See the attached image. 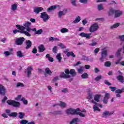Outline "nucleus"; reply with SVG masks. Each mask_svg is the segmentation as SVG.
<instances>
[{
	"label": "nucleus",
	"instance_id": "obj_1",
	"mask_svg": "<svg viewBox=\"0 0 124 124\" xmlns=\"http://www.w3.org/2000/svg\"><path fill=\"white\" fill-rule=\"evenodd\" d=\"M80 111V108H78L77 109H74L72 108H69L65 110V114L67 116H69V115H71L73 116L74 115H76V111Z\"/></svg>",
	"mask_w": 124,
	"mask_h": 124
},
{
	"label": "nucleus",
	"instance_id": "obj_2",
	"mask_svg": "<svg viewBox=\"0 0 124 124\" xmlns=\"http://www.w3.org/2000/svg\"><path fill=\"white\" fill-rule=\"evenodd\" d=\"M7 103L10 105L11 106H13V107H15L16 108H17L18 107H20V102H17L15 100H8L7 101Z\"/></svg>",
	"mask_w": 124,
	"mask_h": 124
},
{
	"label": "nucleus",
	"instance_id": "obj_3",
	"mask_svg": "<svg viewBox=\"0 0 124 124\" xmlns=\"http://www.w3.org/2000/svg\"><path fill=\"white\" fill-rule=\"evenodd\" d=\"M99 29V26H98V23L97 22L92 24L90 27L89 31L90 32H95L97 30Z\"/></svg>",
	"mask_w": 124,
	"mask_h": 124
},
{
	"label": "nucleus",
	"instance_id": "obj_4",
	"mask_svg": "<svg viewBox=\"0 0 124 124\" xmlns=\"http://www.w3.org/2000/svg\"><path fill=\"white\" fill-rule=\"evenodd\" d=\"M108 56V53L107 50H103L101 52V57L99 58V61L100 62H104V61Z\"/></svg>",
	"mask_w": 124,
	"mask_h": 124
},
{
	"label": "nucleus",
	"instance_id": "obj_5",
	"mask_svg": "<svg viewBox=\"0 0 124 124\" xmlns=\"http://www.w3.org/2000/svg\"><path fill=\"white\" fill-rule=\"evenodd\" d=\"M33 70V68L32 66H29L25 70V73L27 75V78H30L31 77V71Z\"/></svg>",
	"mask_w": 124,
	"mask_h": 124
},
{
	"label": "nucleus",
	"instance_id": "obj_6",
	"mask_svg": "<svg viewBox=\"0 0 124 124\" xmlns=\"http://www.w3.org/2000/svg\"><path fill=\"white\" fill-rule=\"evenodd\" d=\"M40 17L43 19L44 22H47V21L49 20V16L47 14L46 12L41 13Z\"/></svg>",
	"mask_w": 124,
	"mask_h": 124
},
{
	"label": "nucleus",
	"instance_id": "obj_7",
	"mask_svg": "<svg viewBox=\"0 0 124 124\" xmlns=\"http://www.w3.org/2000/svg\"><path fill=\"white\" fill-rule=\"evenodd\" d=\"M17 32L23 33V34H25V35H26V36H28V37L31 36V34L26 31H20V30H13V33H14V34H16V33H17Z\"/></svg>",
	"mask_w": 124,
	"mask_h": 124
},
{
	"label": "nucleus",
	"instance_id": "obj_8",
	"mask_svg": "<svg viewBox=\"0 0 124 124\" xmlns=\"http://www.w3.org/2000/svg\"><path fill=\"white\" fill-rule=\"evenodd\" d=\"M31 23L29 22L28 21L27 22L25 23L24 24V28H25V30H26V31L27 32H29V33H30V32H31V31H32V29L31 28Z\"/></svg>",
	"mask_w": 124,
	"mask_h": 124
},
{
	"label": "nucleus",
	"instance_id": "obj_9",
	"mask_svg": "<svg viewBox=\"0 0 124 124\" xmlns=\"http://www.w3.org/2000/svg\"><path fill=\"white\" fill-rule=\"evenodd\" d=\"M24 41H25V38L23 37L16 38L15 43L16 45L21 46L24 43Z\"/></svg>",
	"mask_w": 124,
	"mask_h": 124
},
{
	"label": "nucleus",
	"instance_id": "obj_10",
	"mask_svg": "<svg viewBox=\"0 0 124 124\" xmlns=\"http://www.w3.org/2000/svg\"><path fill=\"white\" fill-rule=\"evenodd\" d=\"M114 114V111H109L107 110H105L102 115V118H107L108 116H112Z\"/></svg>",
	"mask_w": 124,
	"mask_h": 124
},
{
	"label": "nucleus",
	"instance_id": "obj_11",
	"mask_svg": "<svg viewBox=\"0 0 124 124\" xmlns=\"http://www.w3.org/2000/svg\"><path fill=\"white\" fill-rule=\"evenodd\" d=\"M79 36H81V37H85L86 39H90L91 37V35H92V33H86L85 32H81L79 34Z\"/></svg>",
	"mask_w": 124,
	"mask_h": 124
},
{
	"label": "nucleus",
	"instance_id": "obj_12",
	"mask_svg": "<svg viewBox=\"0 0 124 124\" xmlns=\"http://www.w3.org/2000/svg\"><path fill=\"white\" fill-rule=\"evenodd\" d=\"M5 93H6V89L2 85L0 84V95H5Z\"/></svg>",
	"mask_w": 124,
	"mask_h": 124
},
{
	"label": "nucleus",
	"instance_id": "obj_13",
	"mask_svg": "<svg viewBox=\"0 0 124 124\" xmlns=\"http://www.w3.org/2000/svg\"><path fill=\"white\" fill-rule=\"evenodd\" d=\"M43 8L41 7H35L33 8V10L35 14H39L40 12H41V11L43 10Z\"/></svg>",
	"mask_w": 124,
	"mask_h": 124
},
{
	"label": "nucleus",
	"instance_id": "obj_14",
	"mask_svg": "<svg viewBox=\"0 0 124 124\" xmlns=\"http://www.w3.org/2000/svg\"><path fill=\"white\" fill-rule=\"evenodd\" d=\"M110 98V94L106 93L103 100V102L104 104H107L108 103V100Z\"/></svg>",
	"mask_w": 124,
	"mask_h": 124
},
{
	"label": "nucleus",
	"instance_id": "obj_15",
	"mask_svg": "<svg viewBox=\"0 0 124 124\" xmlns=\"http://www.w3.org/2000/svg\"><path fill=\"white\" fill-rule=\"evenodd\" d=\"M123 15V12L122 11L115 10V13L114 15V18H119Z\"/></svg>",
	"mask_w": 124,
	"mask_h": 124
},
{
	"label": "nucleus",
	"instance_id": "obj_16",
	"mask_svg": "<svg viewBox=\"0 0 124 124\" xmlns=\"http://www.w3.org/2000/svg\"><path fill=\"white\" fill-rule=\"evenodd\" d=\"M32 31H34V34L36 35H39L41 34L42 32H43V30L42 29H40L37 31L36 28L32 29Z\"/></svg>",
	"mask_w": 124,
	"mask_h": 124
},
{
	"label": "nucleus",
	"instance_id": "obj_17",
	"mask_svg": "<svg viewBox=\"0 0 124 124\" xmlns=\"http://www.w3.org/2000/svg\"><path fill=\"white\" fill-rule=\"evenodd\" d=\"M25 44L26 45V49H30L32 45V43L31 40H27L25 42Z\"/></svg>",
	"mask_w": 124,
	"mask_h": 124
},
{
	"label": "nucleus",
	"instance_id": "obj_18",
	"mask_svg": "<svg viewBox=\"0 0 124 124\" xmlns=\"http://www.w3.org/2000/svg\"><path fill=\"white\" fill-rule=\"evenodd\" d=\"M116 12V10L114 9L113 8H110L109 11H108V16L109 17L113 16V14H115Z\"/></svg>",
	"mask_w": 124,
	"mask_h": 124
},
{
	"label": "nucleus",
	"instance_id": "obj_19",
	"mask_svg": "<svg viewBox=\"0 0 124 124\" xmlns=\"http://www.w3.org/2000/svg\"><path fill=\"white\" fill-rule=\"evenodd\" d=\"M66 11H67V10H63V11H60L58 13V16L59 18H61L62 16H63V15H65L66 14Z\"/></svg>",
	"mask_w": 124,
	"mask_h": 124
},
{
	"label": "nucleus",
	"instance_id": "obj_20",
	"mask_svg": "<svg viewBox=\"0 0 124 124\" xmlns=\"http://www.w3.org/2000/svg\"><path fill=\"white\" fill-rule=\"evenodd\" d=\"M38 51H39V53H42V52H44V51H45L46 50L44 45H40L38 47Z\"/></svg>",
	"mask_w": 124,
	"mask_h": 124
},
{
	"label": "nucleus",
	"instance_id": "obj_21",
	"mask_svg": "<svg viewBox=\"0 0 124 124\" xmlns=\"http://www.w3.org/2000/svg\"><path fill=\"white\" fill-rule=\"evenodd\" d=\"M61 78H64V79L70 78L71 76L69 75H66L64 72L61 73L60 74Z\"/></svg>",
	"mask_w": 124,
	"mask_h": 124
},
{
	"label": "nucleus",
	"instance_id": "obj_22",
	"mask_svg": "<svg viewBox=\"0 0 124 124\" xmlns=\"http://www.w3.org/2000/svg\"><path fill=\"white\" fill-rule=\"evenodd\" d=\"M16 27L18 30H19L20 31H25V30H26V28H25V26H22L20 25H16Z\"/></svg>",
	"mask_w": 124,
	"mask_h": 124
},
{
	"label": "nucleus",
	"instance_id": "obj_23",
	"mask_svg": "<svg viewBox=\"0 0 124 124\" xmlns=\"http://www.w3.org/2000/svg\"><path fill=\"white\" fill-rule=\"evenodd\" d=\"M16 56L18 57V58H24L25 55L22 53L21 50H18L16 52Z\"/></svg>",
	"mask_w": 124,
	"mask_h": 124
},
{
	"label": "nucleus",
	"instance_id": "obj_24",
	"mask_svg": "<svg viewBox=\"0 0 124 124\" xmlns=\"http://www.w3.org/2000/svg\"><path fill=\"white\" fill-rule=\"evenodd\" d=\"M82 60H83V61H86L87 62H93V59L91 58V59H89V57L88 56H85V55H83L82 56Z\"/></svg>",
	"mask_w": 124,
	"mask_h": 124
},
{
	"label": "nucleus",
	"instance_id": "obj_25",
	"mask_svg": "<svg viewBox=\"0 0 124 124\" xmlns=\"http://www.w3.org/2000/svg\"><path fill=\"white\" fill-rule=\"evenodd\" d=\"M117 80L119 81L121 83H124V76L122 75H119L116 77Z\"/></svg>",
	"mask_w": 124,
	"mask_h": 124
},
{
	"label": "nucleus",
	"instance_id": "obj_26",
	"mask_svg": "<svg viewBox=\"0 0 124 124\" xmlns=\"http://www.w3.org/2000/svg\"><path fill=\"white\" fill-rule=\"evenodd\" d=\"M66 56L68 57H70V56H71V57H72L73 58H75L76 57L75 54H74V53H73L72 51L68 52L66 54Z\"/></svg>",
	"mask_w": 124,
	"mask_h": 124
},
{
	"label": "nucleus",
	"instance_id": "obj_27",
	"mask_svg": "<svg viewBox=\"0 0 124 124\" xmlns=\"http://www.w3.org/2000/svg\"><path fill=\"white\" fill-rule=\"evenodd\" d=\"M101 96V95L100 94H96L94 96V100L96 101V102H99L100 100L99 99L100 98V97Z\"/></svg>",
	"mask_w": 124,
	"mask_h": 124
},
{
	"label": "nucleus",
	"instance_id": "obj_28",
	"mask_svg": "<svg viewBox=\"0 0 124 124\" xmlns=\"http://www.w3.org/2000/svg\"><path fill=\"white\" fill-rule=\"evenodd\" d=\"M120 25H121V23H117L114 24H113L112 26H110V29H116L120 26Z\"/></svg>",
	"mask_w": 124,
	"mask_h": 124
},
{
	"label": "nucleus",
	"instance_id": "obj_29",
	"mask_svg": "<svg viewBox=\"0 0 124 124\" xmlns=\"http://www.w3.org/2000/svg\"><path fill=\"white\" fill-rule=\"evenodd\" d=\"M17 7H18V5L16 3L13 4L11 5V9L12 11H15L17 9Z\"/></svg>",
	"mask_w": 124,
	"mask_h": 124
},
{
	"label": "nucleus",
	"instance_id": "obj_30",
	"mask_svg": "<svg viewBox=\"0 0 124 124\" xmlns=\"http://www.w3.org/2000/svg\"><path fill=\"white\" fill-rule=\"evenodd\" d=\"M56 8H57V5L51 6L47 8V11L49 12L50 11H52V10H54V9H56Z\"/></svg>",
	"mask_w": 124,
	"mask_h": 124
},
{
	"label": "nucleus",
	"instance_id": "obj_31",
	"mask_svg": "<svg viewBox=\"0 0 124 124\" xmlns=\"http://www.w3.org/2000/svg\"><path fill=\"white\" fill-rule=\"evenodd\" d=\"M78 122H79V118H76L73 119L70 122V124H76Z\"/></svg>",
	"mask_w": 124,
	"mask_h": 124
},
{
	"label": "nucleus",
	"instance_id": "obj_32",
	"mask_svg": "<svg viewBox=\"0 0 124 124\" xmlns=\"http://www.w3.org/2000/svg\"><path fill=\"white\" fill-rule=\"evenodd\" d=\"M81 77L82 79H87L89 78V75L87 73H84L81 75Z\"/></svg>",
	"mask_w": 124,
	"mask_h": 124
},
{
	"label": "nucleus",
	"instance_id": "obj_33",
	"mask_svg": "<svg viewBox=\"0 0 124 124\" xmlns=\"http://www.w3.org/2000/svg\"><path fill=\"white\" fill-rule=\"evenodd\" d=\"M17 115H18V113L17 112H12L11 113L8 114V116L16 118Z\"/></svg>",
	"mask_w": 124,
	"mask_h": 124
},
{
	"label": "nucleus",
	"instance_id": "obj_34",
	"mask_svg": "<svg viewBox=\"0 0 124 124\" xmlns=\"http://www.w3.org/2000/svg\"><path fill=\"white\" fill-rule=\"evenodd\" d=\"M78 73H80L81 74H82V73L84 72V68L83 67V66H80L79 67V68L78 69Z\"/></svg>",
	"mask_w": 124,
	"mask_h": 124
},
{
	"label": "nucleus",
	"instance_id": "obj_35",
	"mask_svg": "<svg viewBox=\"0 0 124 124\" xmlns=\"http://www.w3.org/2000/svg\"><path fill=\"white\" fill-rule=\"evenodd\" d=\"M80 21H81V17H80V16H78L73 22V24H77V23H79Z\"/></svg>",
	"mask_w": 124,
	"mask_h": 124
},
{
	"label": "nucleus",
	"instance_id": "obj_36",
	"mask_svg": "<svg viewBox=\"0 0 124 124\" xmlns=\"http://www.w3.org/2000/svg\"><path fill=\"white\" fill-rule=\"evenodd\" d=\"M124 93V88L121 89H117L115 91V93Z\"/></svg>",
	"mask_w": 124,
	"mask_h": 124
},
{
	"label": "nucleus",
	"instance_id": "obj_37",
	"mask_svg": "<svg viewBox=\"0 0 124 124\" xmlns=\"http://www.w3.org/2000/svg\"><path fill=\"white\" fill-rule=\"evenodd\" d=\"M19 87L24 88V87H25V84H24V83H23L18 82L16 84V88H19Z\"/></svg>",
	"mask_w": 124,
	"mask_h": 124
},
{
	"label": "nucleus",
	"instance_id": "obj_38",
	"mask_svg": "<svg viewBox=\"0 0 124 124\" xmlns=\"http://www.w3.org/2000/svg\"><path fill=\"white\" fill-rule=\"evenodd\" d=\"M59 105L63 108H65L66 107V104L62 101H60V104H59Z\"/></svg>",
	"mask_w": 124,
	"mask_h": 124
},
{
	"label": "nucleus",
	"instance_id": "obj_39",
	"mask_svg": "<svg viewBox=\"0 0 124 124\" xmlns=\"http://www.w3.org/2000/svg\"><path fill=\"white\" fill-rule=\"evenodd\" d=\"M71 75H72V76H76V72L75 71V70L74 69H71L70 70V74Z\"/></svg>",
	"mask_w": 124,
	"mask_h": 124
},
{
	"label": "nucleus",
	"instance_id": "obj_40",
	"mask_svg": "<svg viewBox=\"0 0 124 124\" xmlns=\"http://www.w3.org/2000/svg\"><path fill=\"white\" fill-rule=\"evenodd\" d=\"M76 115H79V117H82V118H85V115L84 114H83V113L77 111L76 112Z\"/></svg>",
	"mask_w": 124,
	"mask_h": 124
},
{
	"label": "nucleus",
	"instance_id": "obj_41",
	"mask_svg": "<svg viewBox=\"0 0 124 124\" xmlns=\"http://www.w3.org/2000/svg\"><path fill=\"white\" fill-rule=\"evenodd\" d=\"M45 72L46 74H48V75H51V74H52V71L50 70V69L49 68H46L45 69Z\"/></svg>",
	"mask_w": 124,
	"mask_h": 124
},
{
	"label": "nucleus",
	"instance_id": "obj_42",
	"mask_svg": "<svg viewBox=\"0 0 124 124\" xmlns=\"http://www.w3.org/2000/svg\"><path fill=\"white\" fill-rule=\"evenodd\" d=\"M60 31L62 33H65V32H68V29L67 28H62L60 30Z\"/></svg>",
	"mask_w": 124,
	"mask_h": 124
},
{
	"label": "nucleus",
	"instance_id": "obj_43",
	"mask_svg": "<svg viewBox=\"0 0 124 124\" xmlns=\"http://www.w3.org/2000/svg\"><path fill=\"white\" fill-rule=\"evenodd\" d=\"M77 0H71V3L73 6L76 7L77 6V4L76 3Z\"/></svg>",
	"mask_w": 124,
	"mask_h": 124
},
{
	"label": "nucleus",
	"instance_id": "obj_44",
	"mask_svg": "<svg viewBox=\"0 0 124 124\" xmlns=\"http://www.w3.org/2000/svg\"><path fill=\"white\" fill-rule=\"evenodd\" d=\"M97 8L99 11L104 10V8H103V5L102 4L98 5Z\"/></svg>",
	"mask_w": 124,
	"mask_h": 124
},
{
	"label": "nucleus",
	"instance_id": "obj_45",
	"mask_svg": "<svg viewBox=\"0 0 124 124\" xmlns=\"http://www.w3.org/2000/svg\"><path fill=\"white\" fill-rule=\"evenodd\" d=\"M104 65L106 66V67H110V66H111V62L110 61H107L105 62Z\"/></svg>",
	"mask_w": 124,
	"mask_h": 124
},
{
	"label": "nucleus",
	"instance_id": "obj_46",
	"mask_svg": "<svg viewBox=\"0 0 124 124\" xmlns=\"http://www.w3.org/2000/svg\"><path fill=\"white\" fill-rule=\"evenodd\" d=\"M61 92L62 93H68V89L66 88H63Z\"/></svg>",
	"mask_w": 124,
	"mask_h": 124
},
{
	"label": "nucleus",
	"instance_id": "obj_47",
	"mask_svg": "<svg viewBox=\"0 0 124 124\" xmlns=\"http://www.w3.org/2000/svg\"><path fill=\"white\" fill-rule=\"evenodd\" d=\"M56 58L57 60H58L59 62H62V57H61V54L59 53L56 55Z\"/></svg>",
	"mask_w": 124,
	"mask_h": 124
},
{
	"label": "nucleus",
	"instance_id": "obj_48",
	"mask_svg": "<svg viewBox=\"0 0 124 124\" xmlns=\"http://www.w3.org/2000/svg\"><path fill=\"white\" fill-rule=\"evenodd\" d=\"M93 109L94 112H95V111H98L99 112H100V109H99L98 107H97L96 105H94L93 106Z\"/></svg>",
	"mask_w": 124,
	"mask_h": 124
},
{
	"label": "nucleus",
	"instance_id": "obj_49",
	"mask_svg": "<svg viewBox=\"0 0 124 124\" xmlns=\"http://www.w3.org/2000/svg\"><path fill=\"white\" fill-rule=\"evenodd\" d=\"M93 98V93H89L88 96L87 97V99L91 100Z\"/></svg>",
	"mask_w": 124,
	"mask_h": 124
},
{
	"label": "nucleus",
	"instance_id": "obj_50",
	"mask_svg": "<svg viewBox=\"0 0 124 124\" xmlns=\"http://www.w3.org/2000/svg\"><path fill=\"white\" fill-rule=\"evenodd\" d=\"M118 38L120 39V41H121V42L124 43V35H119L118 36Z\"/></svg>",
	"mask_w": 124,
	"mask_h": 124
},
{
	"label": "nucleus",
	"instance_id": "obj_51",
	"mask_svg": "<svg viewBox=\"0 0 124 124\" xmlns=\"http://www.w3.org/2000/svg\"><path fill=\"white\" fill-rule=\"evenodd\" d=\"M122 50H123L122 48H119L118 49V50H117L116 53V56L117 57H119V56H120V55H121V52H122Z\"/></svg>",
	"mask_w": 124,
	"mask_h": 124
},
{
	"label": "nucleus",
	"instance_id": "obj_52",
	"mask_svg": "<svg viewBox=\"0 0 124 124\" xmlns=\"http://www.w3.org/2000/svg\"><path fill=\"white\" fill-rule=\"evenodd\" d=\"M4 55H5V57H8V56H10V55H11V52L8 51H6L4 52Z\"/></svg>",
	"mask_w": 124,
	"mask_h": 124
},
{
	"label": "nucleus",
	"instance_id": "obj_53",
	"mask_svg": "<svg viewBox=\"0 0 124 124\" xmlns=\"http://www.w3.org/2000/svg\"><path fill=\"white\" fill-rule=\"evenodd\" d=\"M55 115H62V111L61 110H57L54 112Z\"/></svg>",
	"mask_w": 124,
	"mask_h": 124
},
{
	"label": "nucleus",
	"instance_id": "obj_54",
	"mask_svg": "<svg viewBox=\"0 0 124 124\" xmlns=\"http://www.w3.org/2000/svg\"><path fill=\"white\" fill-rule=\"evenodd\" d=\"M18 114L19 115L18 116L19 119H24V117L25 116V114H24L22 112H19Z\"/></svg>",
	"mask_w": 124,
	"mask_h": 124
},
{
	"label": "nucleus",
	"instance_id": "obj_55",
	"mask_svg": "<svg viewBox=\"0 0 124 124\" xmlns=\"http://www.w3.org/2000/svg\"><path fill=\"white\" fill-rule=\"evenodd\" d=\"M7 99H8L7 97H6V96H4L3 98L1 100L2 103H3V104H5V102L7 101Z\"/></svg>",
	"mask_w": 124,
	"mask_h": 124
},
{
	"label": "nucleus",
	"instance_id": "obj_56",
	"mask_svg": "<svg viewBox=\"0 0 124 124\" xmlns=\"http://www.w3.org/2000/svg\"><path fill=\"white\" fill-rule=\"evenodd\" d=\"M21 101H22V102H23L24 104H25V105H27L28 104V100H26V99L23 97L21 99Z\"/></svg>",
	"mask_w": 124,
	"mask_h": 124
},
{
	"label": "nucleus",
	"instance_id": "obj_57",
	"mask_svg": "<svg viewBox=\"0 0 124 124\" xmlns=\"http://www.w3.org/2000/svg\"><path fill=\"white\" fill-rule=\"evenodd\" d=\"M102 78V77L101 75H99L97 76L95 78V81H96L97 82L99 81V80H101V78Z\"/></svg>",
	"mask_w": 124,
	"mask_h": 124
},
{
	"label": "nucleus",
	"instance_id": "obj_58",
	"mask_svg": "<svg viewBox=\"0 0 124 124\" xmlns=\"http://www.w3.org/2000/svg\"><path fill=\"white\" fill-rule=\"evenodd\" d=\"M109 89H110L111 92H116L117 91V88L116 87L110 86L109 87Z\"/></svg>",
	"mask_w": 124,
	"mask_h": 124
},
{
	"label": "nucleus",
	"instance_id": "obj_59",
	"mask_svg": "<svg viewBox=\"0 0 124 124\" xmlns=\"http://www.w3.org/2000/svg\"><path fill=\"white\" fill-rule=\"evenodd\" d=\"M28 123L29 122L26 120H22L20 122V124H28Z\"/></svg>",
	"mask_w": 124,
	"mask_h": 124
},
{
	"label": "nucleus",
	"instance_id": "obj_60",
	"mask_svg": "<svg viewBox=\"0 0 124 124\" xmlns=\"http://www.w3.org/2000/svg\"><path fill=\"white\" fill-rule=\"evenodd\" d=\"M57 51H58V47L55 46L54 47L52 48V51L53 53H55V54L57 53Z\"/></svg>",
	"mask_w": 124,
	"mask_h": 124
},
{
	"label": "nucleus",
	"instance_id": "obj_61",
	"mask_svg": "<svg viewBox=\"0 0 124 124\" xmlns=\"http://www.w3.org/2000/svg\"><path fill=\"white\" fill-rule=\"evenodd\" d=\"M79 2H80V3L86 4L88 3V0H79Z\"/></svg>",
	"mask_w": 124,
	"mask_h": 124
},
{
	"label": "nucleus",
	"instance_id": "obj_62",
	"mask_svg": "<svg viewBox=\"0 0 124 124\" xmlns=\"http://www.w3.org/2000/svg\"><path fill=\"white\" fill-rule=\"evenodd\" d=\"M104 82H105V84L106 85H107V86H111V85H112V84H111V83L108 82V80H105L104 81Z\"/></svg>",
	"mask_w": 124,
	"mask_h": 124
},
{
	"label": "nucleus",
	"instance_id": "obj_63",
	"mask_svg": "<svg viewBox=\"0 0 124 124\" xmlns=\"http://www.w3.org/2000/svg\"><path fill=\"white\" fill-rule=\"evenodd\" d=\"M64 72L66 75H69L70 71H69V69H65L64 70Z\"/></svg>",
	"mask_w": 124,
	"mask_h": 124
},
{
	"label": "nucleus",
	"instance_id": "obj_64",
	"mask_svg": "<svg viewBox=\"0 0 124 124\" xmlns=\"http://www.w3.org/2000/svg\"><path fill=\"white\" fill-rule=\"evenodd\" d=\"M32 53H33V54H36L37 53V49L36 48V47H34V48H33L32 50Z\"/></svg>",
	"mask_w": 124,
	"mask_h": 124
}]
</instances>
